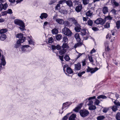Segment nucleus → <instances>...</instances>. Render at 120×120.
<instances>
[{
  "mask_svg": "<svg viewBox=\"0 0 120 120\" xmlns=\"http://www.w3.org/2000/svg\"><path fill=\"white\" fill-rule=\"evenodd\" d=\"M116 118L117 120H120V112H118L116 114Z\"/></svg>",
  "mask_w": 120,
  "mask_h": 120,
  "instance_id": "30",
  "label": "nucleus"
},
{
  "mask_svg": "<svg viewBox=\"0 0 120 120\" xmlns=\"http://www.w3.org/2000/svg\"><path fill=\"white\" fill-rule=\"evenodd\" d=\"M74 37L76 39L80 38L79 34L78 33H76L75 34Z\"/></svg>",
  "mask_w": 120,
  "mask_h": 120,
  "instance_id": "59",
  "label": "nucleus"
},
{
  "mask_svg": "<svg viewBox=\"0 0 120 120\" xmlns=\"http://www.w3.org/2000/svg\"><path fill=\"white\" fill-rule=\"evenodd\" d=\"M88 25L90 26H92L93 24V22L92 20L89 19L88 21Z\"/></svg>",
  "mask_w": 120,
  "mask_h": 120,
  "instance_id": "39",
  "label": "nucleus"
},
{
  "mask_svg": "<svg viewBox=\"0 0 120 120\" xmlns=\"http://www.w3.org/2000/svg\"><path fill=\"white\" fill-rule=\"evenodd\" d=\"M78 42L75 44L74 46V47L75 48L78 47L80 46L83 45V43L81 42Z\"/></svg>",
  "mask_w": 120,
  "mask_h": 120,
  "instance_id": "22",
  "label": "nucleus"
},
{
  "mask_svg": "<svg viewBox=\"0 0 120 120\" xmlns=\"http://www.w3.org/2000/svg\"><path fill=\"white\" fill-rule=\"evenodd\" d=\"M61 47L62 48L64 49L69 48V46L67 43H64L62 46Z\"/></svg>",
  "mask_w": 120,
  "mask_h": 120,
  "instance_id": "24",
  "label": "nucleus"
},
{
  "mask_svg": "<svg viewBox=\"0 0 120 120\" xmlns=\"http://www.w3.org/2000/svg\"><path fill=\"white\" fill-rule=\"evenodd\" d=\"M66 71L68 73L70 74H72L73 73V71L72 69L70 67H68L67 68Z\"/></svg>",
  "mask_w": 120,
  "mask_h": 120,
  "instance_id": "17",
  "label": "nucleus"
},
{
  "mask_svg": "<svg viewBox=\"0 0 120 120\" xmlns=\"http://www.w3.org/2000/svg\"><path fill=\"white\" fill-rule=\"evenodd\" d=\"M60 12L61 13L64 14H67V11L65 10L61 9L60 11Z\"/></svg>",
  "mask_w": 120,
  "mask_h": 120,
  "instance_id": "42",
  "label": "nucleus"
},
{
  "mask_svg": "<svg viewBox=\"0 0 120 120\" xmlns=\"http://www.w3.org/2000/svg\"><path fill=\"white\" fill-rule=\"evenodd\" d=\"M7 37L6 35L4 34H1L0 37V39L2 41L4 40Z\"/></svg>",
  "mask_w": 120,
  "mask_h": 120,
  "instance_id": "25",
  "label": "nucleus"
},
{
  "mask_svg": "<svg viewBox=\"0 0 120 120\" xmlns=\"http://www.w3.org/2000/svg\"><path fill=\"white\" fill-rule=\"evenodd\" d=\"M79 113L80 116L83 117L87 116L89 114V111L85 109L81 110L79 111Z\"/></svg>",
  "mask_w": 120,
  "mask_h": 120,
  "instance_id": "3",
  "label": "nucleus"
},
{
  "mask_svg": "<svg viewBox=\"0 0 120 120\" xmlns=\"http://www.w3.org/2000/svg\"><path fill=\"white\" fill-rule=\"evenodd\" d=\"M66 52V49H60L59 52V53L60 55H62L64 54Z\"/></svg>",
  "mask_w": 120,
  "mask_h": 120,
  "instance_id": "23",
  "label": "nucleus"
},
{
  "mask_svg": "<svg viewBox=\"0 0 120 120\" xmlns=\"http://www.w3.org/2000/svg\"><path fill=\"white\" fill-rule=\"evenodd\" d=\"M116 27L117 29H119L120 27V22L119 21H117L116 22Z\"/></svg>",
  "mask_w": 120,
  "mask_h": 120,
  "instance_id": "36",
  "label": "nucleus"
},
{
  "mask_svg": "<svg viewBox=\"0 0 120 120\" xmlns=\"http://www.w3.org/2000/svg\"><path fill=\"white\" fill-rule=\"evenodd\" d=\"M7 11L8 13L9 14H12L13 13L12 10L11 9H9Z\"/></svg>",
  "mask_w": 120,
  "mask_h": 120,
  "instance_id": "63",
  "label": "nucleus"
},
{
  "mask_svg": "<svg viewBox=\"0 0 120 120\" xmlns=\"http://www.w3.org/2000/svg\"><path fill=\"white\" fill-rule=\"evenodd\" d=\"M68 40V38L67 37L64 36L63 38V41L64 43H66V42H67Z\"/></svg>",
  "mask_w": 120,
  "mask_h": 120,
  "instance_id": "43",
  "label": "nucleus"
},
{
  "mask_svg": "<svg viewBox=\"0 0 120 120\" xmlns=\"http://www.w3.org/2000/svg\"><path fill=\"white\" fill-rule=\"evenodd\" d=\"M65 3H66L67 5L70 7H72L73 6L71 0L66 1L65 0Z\"/></svg>",
  "mask_w": 120,
  "mask_h": 120,
  "instance_id": "16",
  "label": "nucleus"
},
{
  "mask_svg": "<svg viewBox=\"0 0 120 120\" xmlns=\"http://www.w3.org/2000/svg\"><path fill=\"white\" fill-rule=\"evenodd\" d=\"M65 25L66 26L68 27L70 25V22L68 21H67L65 22Z\"/></svg>",
  "mask_w": 120,
  "mask_h": 120,
  "instance_id": "57",
  "label": "nucleus"
},
{
  "mask_svg": "<svg viewBox=\"0 0 120 120\" xmlns=\"http://www.w3.org/2000/svg\"><path fill=\"white\" fill-rule=\"evenodd\" d=\"M92 29L94 31H96L99 30V29L98 28L95 27H93Z\"/></svg>",
  "mask_w": 120,
  "mask_h": 120,
  "instance_id": "62",
  "label": "nucleus"
},
{
  "mask_svg": "<svg viewBox=\"0 0 120 120\" xmlns=\"http://www.w3.org/2000/svg\"><path fill=\"white\" fill-rule=\"evenodd\" d=\"M96 109V107L95 105H92L91 106H89V109L90 110H93L95 109Z\"/></svg>",
  "mask_w": 120,
  "mask_h": 120,
  "instance_id": "28",
  "label": "nucleus"
},
{
  "mask_svg": "<svg viewBox=\"0 0 120 120\" xmlns=\"http://www.w3.org/2000/svg\"><path fill=\"white\" fill-rule=\"evenodd\" d=\"M65 0H60L58 2V4H61L65 3Z\"/></svg>",
  "mask_w": 120,
  "mask_h": 120,
  "instance_id": "53",
  "label": "nucleus"
},
{
  "mask_svg": "<svg viewBox=\"0 0 120 120\" xmlns=\"http://www.w3.org/2000/svg\"><path fill=\"white\" fill-rule=\"evenodd\" d=\"M56 21L57 23L60 24H63L64 22V21L62 19L60 18L57 19H56Z\"/></svg>",
  "mask_w": 120,
  "mask_h": 120,
  "instance_id": "14",
  "label": "nucleus"
},
{
  "mask_svg": "<svg viewBox=\"0 0 120 120\" xmlns=\"http://www.w3.org/2000/svg\"><path fill=\"white\" fill-rule=\"evenodd\" d=\"M69 20L75 26H80V24L78 23L77 20L75 19V18L73 17L69 19Z\"/></svg>",
  "mask_w": 120,
  "mask_h": 120,
  "instance_id": "7",
  "label": "nucleus"
},
{
  "mask_svg": "<svg viewBox=\"0 0 120 120\" xmlns=\"http://www.w3.org/2000/svg\"><path fill=\"white\" fill-rule=\"evenodd\" d=\"M82 2L84 5H86L88 4L89 2V0H83Z\"/></svg>",
  "mask_w": 120,
  "mask_h": 120,
  "instance_id": "45",
  "label": "nucleus"
},
{
  "mask_svg": "<svg viewBox=\"0 0 120 120\" xmlns=\"http://www.w3.org/2000/svg\"><path fill=\"white\" fill-rule=\"evenodd\" d=\"M62 32L64 34L68 36H71L72 35V33L70 30L66 27L63 29Z\"/></svg>",
  "mask_w": 120,
  "mask_h": 120,
  "instance_id": "2",
  "label": "nucleus"
},
{
  "mask_svg": "<svg viewBox=\"0 0 120 120\" xmlns=\"http://www.w3.org/2000/svg\"><path fill=\"white\" fill-rule=\"evenodd\" d=\"M105 50L107 52H109L110 49L109 48V43L108 41H106L104 43Z\"/></svg>",
  "mask_w": 120,
  "mask_h": 120,
  "instance_id": "8",
  "label": "nucleus"
},
{
  "mask_svg": "<svg viewBox=\"0 0 120 120\" xmlns=\"http://www.w3.org/2000/svg\"><path fill=\"white\" fill-rule=\"evenodd\" d=\"M105 28H109L110 27V22H107L106 24L105 25Z\"/></svg>",
  "mask_w": 120,
  "mask_h": 120,
  "instance_id": "49",
  "label": "nucleus"
},
{
  "mask_svg": "<svg viewBox=\"0 0 120 120\" xmlns=\"http://www.w3.org/2000/svg\"><path fill=\"white\" fill-rule=\"evenodd\" d=\"M61 47L59 45H57L56 46V49L58 50H60L61 49Z\"/></svg>",
  "mask_w": 120,
  "mask_h": 120,
  "instance_id": "58",
  "label": "nucleus"
},
{
  "mask_svg": "<svg viewBox=\"0 0 120 120\" xmlns=\"http://www.w3.org/2000/svg\"><path fill=\"white\" fill-rule=\"evenodd\" d=\"M81 68V65L79 63L75 64L74 69L75 71L79 70Z\"/></svg>",
  "mask_w": 120,
  "mask_h": 120,
  "instance_id": "10",
  "label": "nucleus"
},
{
  "mask_svg": "<svg viewBox=\"0 0 120 120\" xmlns=\"http://www.w3.org/2000/svg\"><path fill=\"white\" fill-rule=\"evenodd\" d=\"M76 116V115L74 114H72L69 117V120H75V119Z\"/></svg>",
  "mask_w": 120,
  "mask_h": 120,
  "instance_id": "19",
  "label": "nucleus"
},
{
  "mask_svg": "<svg viewBox=\"0 0 120 120\" xmlns=\"http://www.w3.org/2000/svg\"><path fill=\"white\" fill-rule=\"evenodd\" d=\"M16 37L19 38L18 40H23L24 41V42L26 39V38L23 37V34L22 33L18 34L16 35Z\"/></svg>",
  "mask_w": 120,
  "mask_h": 120,
  "instance_id": "6",
  "label": "nucleus"
},
{
  "mask_svg": "<svg viewBox=\"0 0 120 120\" xmlns=\"http://www.w3.org/2000/svg\"><path fill=\"white\" fill-rule=\"evenodd\" d=\"M67 104L66 103H63L62 109V110H63L64 109L66 108V107L67 106Z\"/></svg>",
  "mask_w": 120,
  "mask_h": 120,
  "instance_id": "55",
  "label": "nucleus"
},
{
  "mask_svg": "<svg viewBox=\"0 0 120 120\" xmlns=\"http://www.w3.org/2000/svg\"><path fill=\"white\" fill-rule=\"evenodd\" d=\"M114 103L117 106H120V102L117 100L115 101Z\"/></svg>",
  "mask_w": 120,
  "mask_h": 120,
  "instance_id": "35",
  "label": "nucleus"
},
{
  "mask_svg": "<svg viewBox=\"0 0 120 120\" xmlns=\"http://www.w3.org/2000/svg\"><path fill=\"white\" fill-rule=\"evenodd\" d=\"M65 60L67 61H69L70 59L69 56L67 55H65L64 57Z\"/></svg>",
  "mask_w": 120,
  "mask_h": 120,
  "instance_id": "38",
  "label": "nucleus"
},
{
  "mask_svg": "<svg viewBox=\"0 0 120 120\" xmlns=\"http://www.w3.org/2000/svg\"><path fill=\"white\" fill-rule=\"evenodd\" d=\"M1 64L3 66H4L6 64V62L4 59L2 58L1 59Z\"/></svg>",
  "mask_w": 120,
  "mask_h": 120,
  "instance_id": "40",
  "label": "nucleus"
},
{
  "mask_svg": "<svg viewBox=\"0 0 120 120\" xmlns=\"http://www.w3.org/2000/svg\"><path fill=\"white\" fill-rule=\"evenodd\" d=\"M81 33L82 36L85 35L86 33V30L85 29H83L81 30Z\"/></svg>",
  "mask_w": 120,
  "mask_h": 120,
  "instance_id": "37",
  "label": "nucleus"
},
{
  "mask_svg": "<svg viewBox=\"0 0 120 120\" xmlns=\"http://www.w3.org/2000/svg\"><path fill=\"white\" fill-rule=\"evenodd\" d=\"M24 42V41L23 40H18L17 41L16 43L15 44V47L16 48H19L21 45V43Z\"/></svg>",
  "mask_w": 120,
  "mask_h": 120,
  "instance_id": "9",
  "label": "nucleus"
},
{
  "mask_svg": "<svg viewBox=\"0 0 120 120\" xmlns=\"http://www.w3.org/2000/svg\"><path fill=\"white\" fill-rule=\"evenodd\" d=\"M62 37V36L61 34H58L56 35V38L57 41H60Z\"/></svg>",
  "mask_w": 120,
  "mask_h": 120,
  "instance_id": "21",
  "label": "nucleus"
},
{
  "mask_svg": "<svg viewBox=\"0 0 120 120\" xmlns=\"http://www.w3.org/2000/svg\"><path fill=\"white\" fill-rule=\"evenodd\" d=\"M8 14L7 11H5L1 12V16H4L7 14Z\"/></svg>",
  "mask_w": 120,
  "mask_h": 120,
  "instance_id": "52",
  "label": "nucleus"
},
{
  "mask_svg": "<svg viewBox=\"0 0 120 120\" xmlns=\"http://www.w3.org/2000/svg\"><path fill=\"white\" fill-rule=\"evenodd\" d=\"M3 9L4 10H6L8 7V4L7 3H6L4 4H3Z\"/></svg>",
  "mask_w": 120,
  "mask_h": 120,
  "instance_id": "44",
  "label": "nucleus"
},
{
  "mask_svg": "<svg viewBox=\"0 0 120 120\" xmlns=\"http://www.w3.org/2000/svg\"><path fill=\"white\" fill-rule=\"evenodd\" d=\"M105 118V117L103 116H100L97 117V120H102Z\"/></svg>",
  "mask_w": 120,
  "mask_h": 120,
  "instance_id": "33",
  "label": "nucleus"
},
{
  "mask_svg": "<svg viewBox=\"0 0 120 120\" xmlns=\"http://www.w3.org/2000/svg\"><path fill=\"white\" fill-rule=\"evenodd\" d=\"M85 73V71H83L81 72H79L78 74V75L79 77H81L82 75Z\"/></svg>",
  "mask_w": 120,
  "mask_h": 120,
  "instance_id": "47",
  "label": "nucleus"
},
{
  "mask_svg": "<svg viewBox=\"0 0 120 120\" xmlns=\"http://www.w3.org/2000/svg\"><path fill=\"white\" fill-rule=\"evenodd\" d=\"M56 1V0H51L49 3V4L51 5L55 3Z\"/></svg>",
  "mask_w": 120,
  "mask_h": 120,
  "instance_id": "54",
  "label": "nucleus"
},
{
  "mask_svg": "<svg viewBox=\"0 0 120 120\" xmlns=\"http://www.w3.org/2000/svg\"><path fill=\"white\" fill-rule=\"evenodd\" d=\"M60 8V5L59 4H57L55 8V10H58Z\"/></svg>",
  "mask_w": 120,
  "mask_h": 120,
  "instance_id": "50",
  "label": "nucleus"
},
{
  "mask_svg": "<svg viewBox=\"0 0 120 120\" xmlns=\"http://www.w3.org/2000/svg\"><path fill=\"white\" fill-rule=\"evenodd\" d=\"M8 31L6 29H4L0 30V34H4V33L7 32Z\"/></svg>",
  "mask_w": 120,
  "mask_h": 120,
  "instance_id": "26",
  "label": "nucleus"
},
{
  "mask_svg": "<svg viewBox=\"0 0 120 120\" xmlns=\"http://www.w3.org/2000/svg\"><path fill=\"white\" fill-rule=\"evenodd\" d=\"M113 7H117L119 5V4L116 2H114L111 3Z\"/></svg>",
  "mask_w": 120,
  "mask_h": 120,
  "instance_id": "34",
  "label": "nucleus"
},
{
  "mask_svg": "<svg viewBox=\"0 0 120 120\" xmlns=\"http://www.w3.org/2000/svg\"><path fill=\"white\" fill-rule=\"evenodd\" d=\"M112 17H111L110 15H109L105 17V19L104 20L106 21V20H111L112 19Z\"/></svg>",
  "mask_w": 120,
  "mask_h": 120,
  "instance_id": "29",
  "label": "nucleus"
},
{
  "mask_svg": "<svg viewBox=\"0 0 120 120\" xmlns=\"http://www.w3.org/2000/svg\"><path fill=\"white\" fill-rule=\"evenodd\" d=\"M116 30H115L114 29L112 30L111 31V34L112 35H114L115 34L116 32Z\"/></svg>",
  "mask_w": 120,
  "mask_h": 120,
  "instance_id": "60",
  "label": "nucleus"
},
{
  "mask_svg": "<svg viewBox=\"0 0 120 120\" xmlns=\"http://www.w3.org/2000/svg\"><path fill=\"white\" fill-rule=\"evenodd\" d=\"M105 22V21L101 18H99L94 21V23L97 24H104Z\"/></svg>",
  "mask_w": 120,
  "mask_h": 120,
  "instance_id": "4",
  "label": "nucleus"
},
{
  "mask_svg": "<svg viewBox=\"0 0 120 120\" xmlns=\"http://www.w3.org/2000/svg\"><path fill=\"white\" fill-rule=\"evenodd\" d=\"M54 41L52 37L49 38L48 39V42L49 43H52Z\"/></svg>",
  "mask_w": 120,
  "mask_h": 120,
  "instance_id": "41",
  "label": "nucleus"
},
{
  "mask_svg": "<svg viewBox=\"0 0 120 120\" xmlns=\"http://www.w3.org/2000/svg\"><path fill=\"white\" fill-rule=\"evenodd\" d=\"M100 102L98 100L96 99L95 100V101L94 102V104L95 105H98L100 103Z\"/></svg>",
  "mask_w": 120,
  "mask_h": 120,
  "instance_id": "48",
  "label": "nucleus"
},
{
  "mask_svg": "<svg viewBox=\"0 0 120 120\" xmlns=\"http://www.w3.org/2000/svg\"><path fill=\"white\" fill-rule=\"evenodd\" d=\"M82 8V5L81 4H79L76 7L75 10L78 12H79L81 10Z\"/></svg>",
  "mask_w": 120,
  "mask_h": 120,
  "instance_id": "12",
  "label": "nucleus"
},
{
  "mask_svg": "<svg viewBox=\"0 0 120 120\" xmlns=\"http://www.w3.org/2000/svg\"><path fill=\"white\" fill-rule=\"evenodd\" d=\"M103 13L104 14H106L108 11V8L107 7L105 6L103 8L102 10Z\"/></svg>",
  "mask_w": 120,
  "mask_h": 120,
  "instance_id": "15",
  "label": "nucleus"
},
{
  "mask_svg": "<svg viewBox=\"0 0 120 120\" xmlns=\"http://www.w3.org/2000/svg\"><path fill=\"white\" fill-rule=\"evenodd\" d=\"M68 115V114H67V115L65 116L63 118V120H67L68 116H67Z\"/></svg>",
  "mask_w": 120,
  "mask_h": 120,
  "instance_id": "64",
  "label": "nucleus"
},
{
  "mask_svg": "<svg viewBox=\"0 0 120 120\" xmlns=\"http://www.w3.org/2000/svg\"><path fill=\"white\" fill-rule=\"evenodd\" d=\"M88 59L92 63L94 62V60H93L92 57L91 56H90L88 57Z\"/></svg>",
  "mask_w": 120,
  "mask_h": 120,
  "instance_id": "51",
  "label": "nucleus"
},
{
  "mask_svg": "<svg viewBox=\"0 0 120 120\" xmlns=\"http://www.w3.org/2000/svg\"><path fill=\"white\" fill-rule=\"evenodd\" d=\"M14 23L15 24L20 26L19 28L21 31H23L26 30L25 23L22 20L16 19L14 20Z\"/></svg>",
  "mask_w": 120,
  "mask_h": 120,
  "instance_id": "1",
  "label": "nucleus"
},
{
  "mask_svg": "<svg viewBox=\"0 0 120 120\" xmlns=\"http://www.w3.org/2000/svg\"><path fill=\"white\" fill-rule=\"evenodd\" d=\"M52 32L53 34H56L58 33V30L57 29L54 28L52 29Z\"/></svg>",
  "mask_w": 120,
  "mask_h": 120,
  "instance_id": "31",
  "label": "nucleus"
},
{
  "mask_svg": "<svg viewBox=\"0 0 120 120\" xmlns=\"http://www.w3.org/2000/svg\"><path fill=\"white\" fill-rule=\"evenodd\" d=\"M76 26L74 28L75 30L77 32H80V30H81V26L80 25V26Z\"/></svg>",
  "mask_w": 120,
  "mask_h": 120,
  "instance_id": "18",
  "label": "nucleus"
},
{
  "mask_svg": "<svg viewBox=\"0 0 120 120\" xmlns=\"http://www.w3.org/2000/svg\"><path fill=\"white\" fill-rule=\"evenodd\" d=\"M97 98L98 99H99L101 98H102L103 99H105L107 98V97L103 95H100L98 96Z\"/></svg>",
  "mask_w": 120,
  "mask_h": 120,
  "instance_id": "32",
  "label": "nucleus"
},
{
  "mask_svg": "<svg viewBox=\"0 0 120 120\" xmlns=\"http://www.w3.org/2000/svg\"><path fill=\"white\" fill-rule=\"evenodd\" d=\"M48 16V14L46 13H42L41 14L40 18L41 19L43 20L44 18L46 19Z\"/></svg>",
  "mask_w": 120,
  "mask_h": 120,
  "instance_id": "11",
  "label": "nucleus"
},
{
  "mask_svg": "<svg viewBox=\"0 0 120 120\" xmlns=\"http://www.w3.org/2000/svg\"><path fill=\"white\" fill-rule=\"evenodd\" d=\"M29 47H30V46L29 45H23L22 47V50L23 51H25L26 50V48H27Z\"/></svg>",
  "mask_w": 120,
  "mask_h": 120,
  "instance_id": "27",
  "label": "nucleus"
},
{
  "mask_svg": "<svg viewBox=\"0 0 120 120\" xmlns=\"http://www.w3.org/2000/svg\"><path fill=\"white\" fill-rule=\"evenodd\" d=\"M93 14V12L90 10H89L86 12V15L88 17H91Z\"/></svg>",
  "mask_w": 120,
  "mask_h": 120,
  "instance_id": "20",
  "label": "nucleus"
},
{
  "mask_svg": "<svg viewBox=\"0 0 120 120\" xmlns=\"http://www.w3.org/2000/svg\"><path fill=\"white\" fill-rule=\"evenodd\" d=\"M79 54L77 56V57L75 59L76 60H77V59H78L83 54H84L85 53H79Z\"/></svg>",
  "mask_w": 120,
  "mask_h": 120,
  "instance_id": "61",
  "label": "nucleus"
},
{
  "mask_svg": "<svg viewBox=\"0 0 120 120\" xmlns=\"http://www.w3.org/2000/svg\"><path fill=\"white\" fill-rule=\"evenodd\" d=\"M82 106V104H80L78 106L73 110L76 112H78L79 110L81 109V108Z\"/></svg>",
  "mask_w": 120,
  "mask_h": 120,
  "instance_id": "13",
  "label": "nucleus"
},
{
  "mask_svg": "<svg viewBox=\"0 0 120 120\" xmlns=\"http://www.w3.org/2000/svg\"><path fill=\"white\" fill-rule=\"evenodd\" d=\"M116 11L115 10V9H113L112 10H111V11L112 12V13L114 15L116 14Z\"/></svg>",
  "mask_w": 120,
  "mask_h": 120,
  "instance_id": "56",
  "label": "nucleus"
},
{
  "mask_svg": "<svg viewBox=\"0 0 120 120\" xmlns=\"http://www.w3.org/2000/svg\"><path fill=\"white\" fill-rule=\"evenodd\" d=\"M112 110L114 112H116L118 109L117 107L115 106H113L112 107Z\"/></svg>",
  "mask_w": 120,
  "mask_h": 120,
  "instance_id": "46",
  "label": "nucleus"
},
{
  "mask_svg": "<svg viewBox=\"0 0 120 120\" xmlns=\"http://www.w3.org/2000/svg\"><path fill=\"white\" fill-rule=\"evenodd\" d=\"M98 69L97 68H91L89 66H88L87 69V72H90L91 73L93 74Z\"/></svg>",
  "mask_w": 120,
  "mask_h": 120,
  "instance_id": "5",
  "label": "nucleus"
}]
</instances>
